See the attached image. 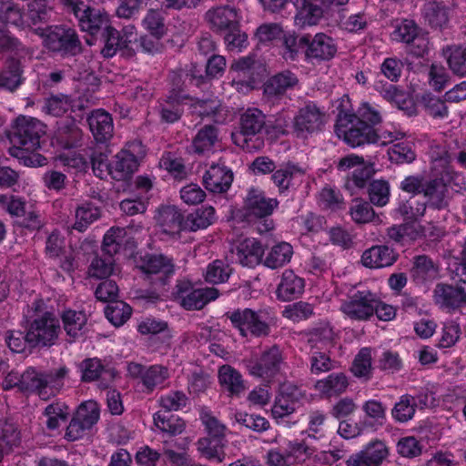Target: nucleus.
<instances>
[{"instance_id":"obj_29","label":"nucleus","mask_w":466,"mask_h":466,"mask_svg":"<svg viewBox=\"0 0 466 466\" xmlns=\"http://www.w3.org/2000/svg\"><path fill=\"white\" fill-rule=\"evenodd\" d=\"M87 123L96 142L106 143L113 137V118L106 110H93L87 117Z\"/></svg>"},{"instance_id":"obj_58","label":"nucleus","mask_w":466,"mask_h":466,"mask_svg":"<svg viewBox=\"0 0 466 466\" xmlns=\"http://www.w3.org/2000/svg\"><path fill=\"white\" fill-rule=\"evenodd\" d=\"M280 449L289 466L305 461L312 454L304 441H288L285 446H280Z\"/></svg>"},{"instance_id":"obj_25","label":"nucleus","mask_w":466,"mask_h":466,"mask_svg":"<svg viewBox=\"0 0 466 466\" xmlns=\"http://www.w3.org/2000/svg\"><path fill=\"white\" fill-rule=\"evenodd\" d=\"M83 133L74 117L56 122L53 141L63 149L76 148L82 144Z\"/></svg>"},{"instance_id":"obj_56","label":"nucleus","mask_w":466,"mask_h":466,"mask_svg":"<svg viewBox=\"0 0 466 466\" xmlns=\"http://www.w3.org/2000/svg\"><path fill=\"white\" fill-rule=\"evenodd\" d=\"M445 53L452 73L460 76H466V46H449Z\"/></svg>"},{"instance_id":"obj_40","label":"nucleus","mask_w":466,"mask_h":466,"mask_svg":"<svg viewBox=\"0 0 466 466\" xmlns=\"http://www.w3.org/2000/svg\"><path fill=\"white\" fill-rule=\"evenodd\" d=\"M98 35H100L101 41L104 44L100 51L103 57L111 58L117 52L124 57L125 43L118 30L109 24L106 30H103Z\"/></svg>"},{"instance_id":"obj_62","label":"nucleus","mask_w":466,"mask_h":466,"mask_svg":"<svg viewBox=\"0 0 466 466\" xmlns=\"http://www.w3.org/2000/svg\"><path fill=\"white\" fill-rule=\"evenodd\" d=\"M430 157L433 164V172L453 169L450 165L453 157L448 151L446 145L433 142L430 147Z\"/></svg>"},{"instance_id":"obj_55","label":"nucleus","mask_w":466,"mask_h":466,"mask_svg":"<svg viewBox=\"0 0 466 466\" xmlns=\"http://www.w3.org/2000/svg\"><path fill=\"white\" fill-rule=\"evenodd\" d=\"M49 0H31L25 14L32 25L47 23L51 19L52 8L47 5Z\"/></svg>"},{"instance_id":"obj_28","label":"nucleus","mask_w":466,"mask_h":466,"mask_svg":"<svg viewBox=\"0 0 466 466\" xmlns=\"http://www.w3.org/2000/svg\"><path fill=\"white\" fill-rule=\"evenodd\" d=\"M25 80L24 66L21 60L8 57L0 69V88L14 93Z\"/></svg>"},{"instance_id":"obj_53","label":"nucleus","mask_w":466,"mask_h":466,"mask_svg":"<svg viewBox=\"0 0 466 466\" xmlns=\"http://www.w3.org/2000/svg\"><path fill=\"white\" fill-rule=\"evenodd\" d=\"M371 350L370 348H362L356 355L350 368L353 375L365 381L372 377Z\"/></svg>"},{"instance_id":"obj_26","label":"nucleus","mask_w":466,"mask_h":466,"mask_svg":"<svg viewBox=\"0 0 466 466\" xmlns=\"http://www.w3.org/2000/svg\"><path fill=\"white\" fill-rule=\"evenodd\" d=\"M388 456V448L381 441L368 443L363 450L354 453L346 461L348 466H379Z\"/></svg>"},{"instance_id":"obj_5","label":"nucleus","mask_w":466,"mask_h":466,"mask_svg":"<svg viewBox=\"0 0 466 466\" xmlns=\"http://www.w3.org/2000/svg\"><path fill=\"white\" fill-rule=\"evenodd\" d=\"M243 338H265L271 332L272 319L266 310L238 308L224 315Z\"/></svg>"},{"instance_id":"obj_15","label":"nucleus","mask_w":466,"mask_h":466,"mask_svg":"<svg viewBox=\"0 0 466 466\" xmlns=\"http://www.w3.org/2000/svg\"><path fill=\"white\" fill-rule=\"evenodd\" d=\"M100 407L94 400L81 402L76 409L66 428L65 439L76 441L84 437L99 420Z\"/></svg>"},{"instance_id":"obj_23","label":"nucleus","mask_w":466,"mask_h":466,"mask_svg":"<svg viewBox=\"0 0 466 466\" xmlns=\"http://www.w3.org/2000/svg\"><path fill=\"white\" fill-rule=\"evenodd\" d=\"M452 11L451 5L444 1L431 0L424 3L421 15L431 29L442 31L449 26Z\"/></svg>"},{"instance_id":"obj_43","label":"nucleus","mask_w":466,"mask_h":466,"mask_svg":"<svg viewBox=\"0 0 466 466\" xmlns=\"http://www.w3.org/2000/svg\"><path fill=\"white\" fill-rule=\"evenodd\" d=\"M290 3L297 10L296 19L303 25H316L325 9L322 5H313L309 0H290Z\"/></svg>"},{"instance_id":"obj_19","label":"nucleus","mask_w":466,"mask_h":466,"mask_svg":"<svg viewBox=\"0 0 466 466\" xmlns=\"http://www.w3.org/2000/svg\"><path fill=\"white\" fill-rule=\"evenodd\" d=\"M376 294L369 289L357 290L341 304V311L354 320H368L373 316Z\"/></svg>"},{"instance_id":"obj_39","label":"nucleus","mask_w":466,"mask_h":466,"mask_svg":"<svg viewBox=\"0 0 466 466\" xmlns=\"http://www.w3.org/2000/svg\"><path fill=\"white\" fill-rule=\"evenodd\" d=\"M21 391L24 394H36L42 400H48L51 392H46L43 387L42 372L34 368L26 369L21 373Z\"/></svg>"},{"instance_id":"obj_33","label":"nucleus","mask_w":466,"mask_h":466,"mask_svg":"<svg viewBox=\"0 0 466 466\" xmlns=\"http://www.w3.org/2000/svg\"><path fill=\"white\" fill-rule=\"evenodd\" d=\"M304 279L292 270H285L276 290L277 298L281 301H291L299 299L304 292Z\"/></svg>"},{"instance_id":"obj_60","label":"nucleus","mask_w":466,"mask_h":466,"mask_svg":"<svg viewBox=\"0 0 466 466\" xmlns=\"http://www.w3.org/2000/svg\"><path fill=\"white\" fill-rule=\"evenodd\" d=\"M415 399L410 394H404L395 403L391 410L392 418L400 423L410 420L415 414Z\"/></svg>"},{"instance_id":"obj_59","label":"nucleus","mask_w":466,"mask_h":466,"mask_svg":"<svg viewBox=\"0 0 466 466\" xmlns=\"http://www.w3.org/2000/svg\"><path fill=\"white\" fill-rule=\"evenodd\" d=\"M74 101L71 96L64 94L52 95L46 99V112L53 116H62L69 110L74 111Z\"/></svg>"},{"instance_id":"obj_6","label":"nucleus","mask_w":466,"mask_h":466,"mask_svg":"<svg viewBox=\"0 0 466 466\" xmlns=\"http://www.w3.org/2000/svg\"><path fill=\"white\" fill-rule=\"evenodd\" d=\"M62 4L66 12L77 19L81 30L92 36H97L106 30L110 24L106 12L92 6L89 0H62Z\"/></svg>"},{"instance_id":"obj_14","label":"nucleus","mask_w":466,"mask_h":466,"mask_svg":"<svg viewBox=\"0 0 466 466\" xmlns=\"http://www.w3.org/2000/svg\"><path fill=\"white\" fill-rule=\"evenodd\" d=\"M172 294L186 310H199L218 297V290L215 288H195L191 281L182 279L177 281Z\"/></svg>"},{"instance_id":"obj_32","label":"nucleus","mask_w":466,"mask_h":466,"mask_svg":"<svg viewBox=\"0 0 466 466\" xmlns=\"http://www.w3.org/2000/svg\"><path fill=\"white\" fill-rule=\"evenodd\" d=\"M157 225L167 235H178L186 230V218L181 211L175 206H164L158 209L156 217Z\"/></svg>"},{"instance_id":"obj_12","label":"nucleus","mask_w":466,"mask_h":466,"mask_svg":"<svg viewBox=\"0 0 466 466\" xmlns=\"http://www.w3.org/2000/svg\"><path fill=\"white\" fill-rule=\"evenodd\" d=\"M242 363L250 376L270 382L281 370L283 351L275 344L264 350L259 356L243 360Z\"/></svg>"},{"instance_id":"obj_7","label":"nucleus","mask_w":466,"mask_h":466,"mask_svg":"<svg viewBox=\"0 0 466 466\" xmlns=\"http://www.w3.org/2000/svg\"><path fill=\"white\" fill-rule=\"evenodd\" d=\"M354 118V116H350L346 111L339 112L335 124V132L338 137H342L352 147L378 143L380 136L377 128L366 126Z\"/></svg>"},{"instance_id":"obj_50","label":"nucleus","mask_w":466,"mask_h":466,"mask_svg":"<svg viewBox=\"0 0 466 466\" xmlns=\"http://www.w3.org/2000/svg\"><path fill=\"white\" fill-rule=\"evenodd\" d=\"M61 319L67 336L76 339L83 334V329L87 321L83 311L67 309L62 313Z\"/></svg>"},{"instance_id":"obj_30","label":"nucleus","mask_w":466,"mask_h":466,"mask_svg":"<svg viewBox=\"0 0 466 466\" xmlns=\"http://www.w3.org/2000/svg\"><path fill=\"white\" fill-rule=\"evenodd\" d=\"M206 18L214 30L223 33L229 29L234 30L239 23L237 9L229 5H221L208 10Z\"/></svg>"},{"instance_id":"obj_3","label":"nucleus","mask_w":466,"mask_h":466,"mask_svg":"<svg viewBox=\"0 0 466 466\" xmlns=\"http://www.w3.org/2000/svg\"><path fill=\"white\" fill-rule=\"evenodd\" d=\"M279 205V201L277 198H268L262 189L251 187L247 190L243 199V218L248 222L258 220L259 233L268 232L275 227L273 219L269 217Z\"/></svg>"},{"instance_id":"obj_4","label":"nucleus","mask_w":466,"mask_h":466,"mask_svg":"<svg viewBox=\"0 0 466 466\" xmlns=\"http://www.w3.org/2000/svg\"><path fill=\"white\" fill-rule=\"evenodd\" d=\"M35 33L43 40V46L50 52L63 57L76 56L82 53L83 46L73 27L66 25L36 27Z\"/></svg>"},{"instance_id":"obj_18","label":"nucleus","mask_w":466,"mask_h":466,"mask_svg":"<svg viewBox=\"0 0 466 466\" xmlns=\"http://www.w3.org/2000/svg\"><path fill=\"white\" fill-rule=\"evenodd\" d=\"M298 76L289 70H283L268 77L263 84V96L267 103L277 105L287 96L289 92L298 87Z\"/></svg>"},{"instance_id":"obj_61","label":"nucleus","mask_w":466,"mask_h":466,"mask_svg":"<svg viewBox=\"0 0 466 466\" xmlns=\"http://www.w3.org/2000/svg\"><path fill=\"white\" fill-rule=\"evenodd\" d=\"M0 22L15 26L24 25V14L18 4L13 0H0Z\"/></svg>"},{"instance_id":"obj_57","label":"nucleus","mask_w":466,"mask_h":466,"mask_svg":"<svg viewBox=\"0 0 466 466\" xmlns=\"http://www.w3.org/2000/svg\"><path fill=\"white\" fill-rule=\"evenodd\" d=\"M132 314L131 307L122 300H115L105 308L106 319L116 327L127 322Z\"/></svg>"},{"instance_id":"obj_37","label":"nucleus","mask_w":466,"mask_h":466,"mask_svg":"<svg viewBox=\"0 0 466 466\" xmlns=\"http://www.w3.org/2000/svg\"><path fill=\"white\" fill-rule=\"evenodd\" d=\"M307 342L311 351H325L333 346L334 332L332 328L326 323H319L307 331Z\"/></svg>"},{"instance_id":"obj_9","label":"nucleus","mask_w":466,"mask_h":466,"mask_svg":"<svg viewBox=\"0 0 466 466\" xmlns=\"http://www.w3.org/2000/svg\"><path fill=\"white\" fill-rule=\"evenodd\" d=\"M127 231L124 228L112 227L106 231L103 238L102 250L108 255L107 258L96 257L88 268L91 277L108 279L114 271L113 256L120 251L124 244Z\"/></svg>"},{"instance_id":"obj_20","label":"nucleus","mask_w":466,"mask_h":466,"mask_svg":"<svg viewBox=\"0 0 466 466\" xmlns=\"http://www.w3.org/2000/svg\"><path fill=\"white\" fill-rule=\"evenodd\" d=\"M81 380L83 382H93L99 380L101 389H107L114 381L117 372L109 364H105L98 358H86L79 364Z\"/></svg>"},{"instance_id":"obj_35","label":"nucleus","mask_w":466,"mask_h":466,"mask_svg":"<svg viewBox=\"0 0 466 466\" xmlns=\"http://www.w3.org/2000/svg\"><path fill=\"white\" fill-rule=\"evenodd\" d=\"M218 382L221 390L229 397H239L246 390L241 373L230 365H223L219 368Z\"/></svg>"},{"instance_id":"obj_47","label":"nucleus","mask_w":466,"mask_h":466,"mask_svg":"<svg viewBox=\"0 0 466 466\" xmlns=\"http://www.w3.org/2000/svg\"><path fill=\"white\" fill-rule=\"evenodd\" d=\"M185 100L165 96L158 106V115L161 123L174 124L180 120L184 114Z\"/></svg>"},{"instance_id":"obj_42","label":"nucleus","mask_w":466,"mask_h":466,"mask_svg":"<svg viewBox=\"0 0 466 466\" xmlns=\"http://www.w3.org/2000/svg\"><path fill=\"white\" fill-rule=\"evenodd\" d=\"M292 255L293 248L289 243H277L267 253L263 265L271 269L282 268L290 261Z\"/></svg>"},{"instance_id":"obj_64","label":"nucleus","mask_w":466,"mask_h":466,"mask_svg":"<svg viewBox=\"0 0 466 466\" xmlns=\"http://www.w3.org/2000/svg\"><path fill=\"white\" fill-rule=\"evenodd\" d=\"M352 220L357 224H367L374 221L376 213L370 202L356 199L350 208Z\"/></svg>"},{"instance_id":"obj_46","label":"nucleus","mask_w":466,"mask_h":466,"mask_svg":"<svg viewBox=\"0 0 466 466\" xmlns=\"http://www.w3.org/2000/svg\"><path fill=\"white\" fill-rule=\"evenodd\" d=\"M292 122L289 113L281 110L267 117L266 137L270 141H275L282 136L289 134V127Z\"/></svg>"},{"instance_id":"obj_16","label":"nucleus","mask_w":466,"mask_h":466,"mask_svg":"<svg viewBox=\"0 0 466 466\" xmlns=\"http://www.w3.org/2000/svg\"><path fill=\"white\" fill-rule=\"evenodd\" d=\"M325 123V112L316 103L309 101L298 110L292 118V134L297 138L307 139L313 134L321 131Z\"/></svg>"},{"instance_id":"obj_2","label":"nucleus","mask_w":466,"mask_h":466,"mask_svg":"<svg viewBox=\"0 0 466 466\" xmlns=\"http://www.w3.org/2000/svg\"><path fill=\"white\" fill-rule=\"evenodd\" d=\"M267 116L257 107L246 109L239 116L238 132L232 133L234 143L248 151L259 150L264 145Z\"/></svg>"},{"instance_id":"obj_63","label":"nucleus","mask_w":466,"mask_h":466,"mask_svg":"<svg viewBox=\"0 0 466 466\" xmlns=\"http://www.w3.org/2000/svg\"><path fill=\"white\" fill-rule=\"evenodd\" d=\"M67 373L68 369L66 366L42 372L43 387H45L46 392H51L50 397L55 396L64 386V380Z\"/></svg>"},{"instance_id":"obj_27","label":"nucleus","mask_w":466,"mask_h":466,"mask_svg":"<svg viewBox=\"0 0 466 466\" xmlns=\"http://www.w3.org/2000/svg\"><path fill=\"white\" fill-rule=\"evenodd\" d=\"M399 258V253L388 245H375L361 255V263L368 268H382L392 266Z\"/></svg>"},{"instance_id":"obj_11","label":"nucleus","mask_w":466,"mask_h":466,"mask_svg":"<svg viewBox=\"0 0 466 466\" xmlns=\"http://www.w3.org/2000/svg\"><path fill=\"white\" fill-rule=\"evenodd\" d=\"M187 83L198 87L206 83V76L197 64L191 63L168 71L166 96L185 101L193 100V97L187 93Z\"/></svg>"},{"instance_id":"obj_54","label":"nucleus","mask_w":466,"mask_h":466,"mask_svg":"<svg viewBox=\"0 0 466 466\" xmlns=\"http://www.w3.org/2000/svg\"><path fill=\"white\" fill-rule=\"evenodd\" d=\"M366 188L370 204L377 207H384L388 204L390 188L387 180H372Z\"/></svg>"},{"instance_id":"obj_49","label":"nucleus","mask_w":466,"mask_h":466,"mask_svg":"<svg viewBox=\"0 0 466 466\" xmlns=\"http://www.w3.org/2000/svg\"><path fill=\"white\" fill-rule=\"evenodd\" d=\"M218 140V129L214 125H205L195 136L192 147L198 154L210 151Z\"/></svg>"},{"instance_id":"obj_41","label":"nucleus","mask_w":466,"mask_h":466,"mask_svg":"<svg viewBox=\"0 0 466 466\" xmlns=\"http://www.w3.org/2000/svg\"><path fill=\"white\" fill-rule=\"evenodd\" d=\"M348 387V377L343 372L331 373L327 378L319 380L315 384V389L328 397L340 395Z\"/></svg>"},{"instance_id":"obj_24","label":"nucleus","mask_w":466,"mask_h":466,"mask_svg":"<svg viewBox=\"0 0 466 466\" xmlns=\"http://www.w3.org/2000/svg\"><path fill=\"white\" fill-rule=\"evenodd\" d=\"M234 179L232 170L224 163H213L203 175V183L207 190L212 193H226Z\"/></svg>"},{"instance_id":"obj_31","label":"nucleus","mask_w":466,"mask_h":466,"mask_svg":"<svg viewBox=\"0 0 466 466\" xmlns=\"http://www.w3.org/2000/svg\"><path fill=\"white\" fill-rule=\"evenodd\" d=\"M309 46L306 56L310 59L330 60L337 53L335 41L324 33L316 34L313 37L309 35Z\"/></svg>"},{"instance_id":"obj_13","label":"nucleus","mask_w":466,"mask_h":466,"mask_svg":"<svg viewBox=\"0 0 466 466\" xmlns=\"http://www.w3.org/2000/svg\"><path fill=\"white\" fill-rule=\"evenodd\" d=\"M456 176L453 169L440 170L425 181L422 194L429 208L443 210L449 207V187Z\"/></svg>"},{"instance_id":"obj_34","label":"nucleus","mask_w":466,"mask_h":466,"mask_svg":"<svg viewBox=\"0 0 466 466\" xmlns=\"http://www.w3.org/2000/svg\"><path fill=\"white\" fill-rule=\"evenodd\" d=\"M439 277V267L426 255H419L413 258L410 268V278L417 285L432 282Z\"/></svg>"},{"instance_id":"obj_21","label":"nucleus","mask_w":466,"mask_h":466,"mask_svg":"<svg viewBox=\"0 0 466 466\" xmlns=\"http://www.w3.org/2000/svg\"><path fill=\"white\" fill-rule=\"evenodd\" d=\"M231 258L243 267L253 268L263 263L265 253L262 243L253 238H247L230 249Z\"/></svg>"},{"instance_id":"obj_52","label":"nucleus","mask_w":466,"mask_h":466,"mask_svg":"<svg viewBox=\"0 0 466 466\" xmlns=\"http://www.w3.org/2000/svg\"><path fill=\"white\" fill-rule=\"evenodd\" d=\"M162 9H149L142 20L144 28L151 36L160 39L167 31Z\"/></svg>"},{"instance_id":"obj_38","label":"nucleus","mask_w":466,"mask_h":466,"mask_svg":"<svg viewBox=\"0 0 466 466\" xmlns=\"http://www.w3.org/2000/svg\"><path fill=\"white\" fill-rule=\"evenodd\" d=\"M302 174L303 171L298 165L289 161L276 167L271 175V180L278 187L279 192L283 194L293 186V180L297 175Z\"/></svg>"},{"instance_id":"obj_1","label":"nucleus","mask_w":466,"mask_h":466,"mask_svg":"<svg viewBox=\"0 0 466 466\" xmlns=\"http://www.w3.org/2000/svg\"><path fill=\"white\" fill-rule=\"evenodd\" d=\"M46 126L35 117L26 116L16 117L8 134L11 143L9 154L25 167L46 166L47 158L36 152L41 147V138L46 133Z\"/></svg>"},{"instance_id":"obj_17","label":"nucleus","mask_w":466,"mask_h":466,"mask_svg":"<svg viewBox=\"0 0 466 466\" xmlns=\"http://www.w3.org/2000/svg\"><path fill=\"white\" fill-rule=\"evenodd\" d=\"M436 305L448 311H455L466 306V272L461 274L455 285L438 283L433 290Z\"/></svg>"},{"instance_id":"obj_8","label":"nucleus","mask_w":466,"mask_h":466,"mask_svg":"<svg viewBox=\"0 0 466 466\" xmlns=\"http://www.w3.org/2000/svg\"><path fill=\"white\" fill-rule=\"evenodd\" d=\"M336 168L339 172L353 171L345 177L344 187L352 195L359 190L365 189L372 181L376 170L374 164L366 163L362 157L355 154H349L341 158L336 164Z\"/></svg>"},{"instance_id":"obj_36","label":"nucleus","mask_w":466,"mask_h":466,"mask_svg":"<svg viewBox=\"0 0 466 466\" xmlns=\"http://www.w3.org/2000/svg\"><path fill=\"white\" fill-rule=\"evenodd\" d=\"M137 157L127 150H121L112 161L110 175L116 180H126L138 168Z\"/></svg>"},{"instance_id":"obj_22","label":"nucleus","mask_w":466,"mask_h":466,"mask_svg":"<svg viewBox=\"0 0 466 466\" xmlns=\"http://www.w3.org/2000/svg\"><path fill=\"white\" fill-rule=\"evenodd\" d=\"M137 267L147 275L161 274L163 284L175 273V265L172 258L164 254L146 253L137 261Z\"/></svg>"},{"instance_id":"obj_51","label":"nucleus","mask_w":466,"mask_h":466,"mask_svg":"<svg viewBox=\"0 0 466 466\" xmlns=\"http://www.w3.org/2000/svg\"><path fill=\"white\" fill-rule=\"evenodd\" d=\"M100 218V209L87 202L79 206L76 210V222L73 228L84 232L94 221Z\"/></svg>"},{"instance_id":"obj_44","label":"nucleus","mask_w":466,"mask_h":466,"mask_svg":"<svg viewBox=\"0 0 466 466\" xmlns=\"http://www.w3.org/2000/svg\"><path fill=\"white\" fill-rule=\"evenodd\" d=\"M153 420L155 426L168 436L179 435L186 428V423L181 418L167 411L158 410L154 414Z\"/></svg>"},{"instance_id":"obj_45","label":"nucleus","mask_w":466,"mask_h":466,"mask_svg":"<svg viewBox=\"0 0 466 466\" xmlns=\"http://www.w3.org/2000/svg\"><path fill=\"white\" fill-rule=\"evenodd\" d=\"M225 442L218 439L204 437L197 441V449L201 457L208 461L220 463L226 457L224 451Z\"/></svg>"},{"instance_id":"obj_48","label":"nucleus","mask_w":466,"mask_h":466,"mask_svg":"<svg viewBox=\"0 0 466 466\" xmlns=\"http://www.w3.org/2000/svg\"><path fill=\"white\" fill-rule=\"evenodd\" d=\"M216 220V210L213 207H202L196 211L188 214L186 218L185 229L188 231H197L207 228Z\"/></svg>"},{"instance_id":"obj_10","label":"nucleus","mask_w":466,"mask_h":466,"mask_svg":"<svg viewBox=\"0 0 466 466\" xmlns=\"http://www.w3.org/2000/svg\"><path fill=\"white\" fill-rule=\"evenodd\" d=\"M25 329L31 340V348L53 346L61 331L58 319L49 311L26 318Z\"/></svg>"}]
</instances>
